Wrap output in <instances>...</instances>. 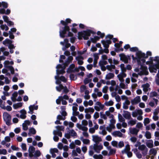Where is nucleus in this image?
Listing matches in <instances>:
<instances>
[{"label":"nucleus","instance_id":"12","mask_svg":"<svg viewBox=\"0 0 159 159\" xmlns=\"http://www.w3.org/2000/svg\"><path fill=\"white\" fill-rule=\"evenodd\" d=\"M76 60L78 61V64L80 65H83L84 62L83 60L84 59L83 57L81 56H79L76 57Z\"/></svg>","mask_w":159,"mask_h":159},{"label":"nucleus","instance_id":"47","mask_svg":"<svg viewBox=\"0 0 159 159\" xmlns=\"http://www.w3.org/2000/svg\"><path fill=\"white\" fill-rule=\"evenodd\" d=\"M117 77L118 78L119 80L121 82H123L124 81V80L123 79V77L120 75V74H119L118 75Z\"/></svg>","mask_w":159,"mask_h":159},{"label":"nucleus","instance_id":"4","mask_svg":"<svg viewBox=\"0 0 159 159\" xmlns=\"http://www.w3.org/2000/svg\"><path fill=\"white\" fill-rule=\"evenodd\" d=\"M137 54L138 55V61L140 62L139 59L140 57L148 58V56H151L152 55V52L149 51H147L146 53V55L145 53H143L140 51L137 52Z\"/></svg>","mask_w":159,"mask_h":159},{"label":"nucleus","instance_id":"62","mask_svg":"<svg viewBox=\"0 0 159 159\" xmlns=\"http://www.w3.org/2000/svg\"><path fill=\"white\" fill-rule=\"evenodd\" d=\"M143 152H142V153L143 155L145 156L147 154L148 151V149L146 148L143 151H142Z\"/></svg>","mask_w":159,"mask_h":159},{"label":"nucleus","instance_id":"52","mask_svg":"<svg viewBox=\"0 0 159 159\" xmlns=\"http://www.w3.org/2000/svg\"><path fill=\"white\" fill-rule=\"evenodd\" d=\"M59 79L61 81L65 82H66L67 81L65 77L63 76H61L60 77Z\"/></svg>","mask_w":159,"mask_h":159},{"label":"nucleus","instance_id":"59","mask_svg":"<svg viewBox=\"0 0 159 159\" xmlns=\"http://www.w3.org/2000/svg\"><path fill=\"white\" fill-rule=\"evenodd\" d=\"M130 140L133 143H135L137 141V139L135 137H132L130 139Z\"/></svg>","mask_w":159,"mask_h":159},{"label":"nucleus","instance_id":"26","mask_svg":"<svg viewBox=\"0 0 159 159\" xmlns=\"http://www.w3.org/2000/svg\"><path fill=\"white\" fill-rule=\"evenodd\" d=\"M53 134L55 135H57L60 137H61L62 136V133L60 131L54 130L53 131Z\"/></svg>","mask_w":159,"mask_h":159},{"label":"nucleus","instance_id":"55","mask_svg":"<svg viewBox=\"0 0 159 159\" xmlns=\"http://www.w3.org/2000/svg\"><path fill=\"white\" fill-rule=\"evenodd\" d=\"M30 106H31V107L34 110H37L38 108V105H35L34 104L30 105Z\"/></svg>","mask_w":159,"mask_h":159},{"label":"nucleus","instance_id":"9","mask_svg":"<svg viewBox=\"0 0 159 159\" xmlns=\"http://www.w3.org/2000/svg\"><path fill=\"white\" fill-rule=\"evenodd\" d=\"M92 137L93 138V141L95 142L97 144H98L99 143V142L102 141V139L101 138L97 135H93Z\"/></svg>","mask_w":159,"mask_h":159},{"label":"nucleus","instance_id":"28","mask_svg":"<svg viewBox=\"0 0 159 159\" xmlns=\"http://www.w3.org/2000/svg\"><path fill=\"white\" fill-rule=\"evenodd\" d=\"M70 79L71 80H76L77 79L76 75L72 74H71L70 75Z\"/></svg>","mask_w":159,"mask_h":159},{"label":"nucleus","instance_id":"27","mask_svg":"<svg viewBox=\"0 0 159 159\" xmlns=\"http://www.w3.org/2000/svg\"><path fill=\"white\" fill-rule=\"evenodd\" d=\"M63 87L64 86L62 84H60L59 86L56 87V89L58 91L60 92L61 90L63 89Z\"/></svg>","mask_w":159,"mask_h":159},{"label":"nucleus","instance_id":"18","mask_svg":"<svg viewBox=\"0 0 159 159\" xmlns=\"http://www.w3.org/2000/svg\"><path fill=\"white\" fill-rule=\"evenodd\" d=\"M114 76V75L112 73H108L106 76L105 79L107 80H109L113 78Z\"/></svg>","mask_w":159,"mask_h":159},{"label":"nucleus","instance_id":"29","mask_svg":"<svg viewBox=\"0 0 159 159\" xmlns=\"http://www.w3.org/2000/svg\"><path fill=\"white\" fill-rule=\"evenodd\" d=\"M119 120L121 122H124L125 121V119L123 117L122 115L119 114L118 115Z\"/></svg>","mask_w":159,"mask_h":159},{"label":"nucleus","instance_id":"3","mask_svg":"<svg viewBox=\"0 0 159 159\" xmlns=\"http://www.w3.org/2000/svg\"><path fill=\"white\" fill-rule=\"evenodd\" d=\"M3 116L4 120L6 125L8 126L11 125V117L10 115L7 112H4L3 113Z\"/></svg>","mask_w":159,"mask_h":159},{"label":"nucleus","instance_id":"50","mask_svg":"<svg viewBox=\"0 0 159 159\" xmlns=\"http://www.w3.org/2000/svg\"><path fill=\"white\" fill-rule=\"evenodd\" d=\"M82 142L83 143L85 144H87L89 143L90 141L89 139H83L82 140Z\"/></svg>","mask_w":159,"mask_h":159},{"label":"nucleus","instance_id":"19","mask_svg":"<svg viewBox=\"0 0 159 159\" xmlns=\"http://www.w3.org/2000/svg\"><path fill=\"white\" fill-rule=\"evenodd\" d=\"M23 104L22 102H18L13 105V107L14 109H17L19 107H20L22 106Z\"/></svg>","mask_w":159,"mask_h":159},{"label":"nucleus","instance_id":"44","mask_svg":"<svg viewBox=\"0 0 159 159\" xmlns=\"http://www.w3.org/2000/svg\"><path fill=\"white\" fill-rule=\"evenodd\" d=\"M50 152L51 153H57L58 152V150L56 148H54L53 149H50Z\"/></svg>","mask_w":159,"mask_h":159},{"label":"nucleus","instance_id":"46","mask_svg":"<svg viewBox=\"0 0 159 159\" xmlns=\"http://www.w3.org/2000/svg\"><path fill=\"white\" fill-rule=\"evenodd\" d=\"M130 51L132 52H135L138 51V49L137 47L130 48Z\"/></svg>","mask_w":159,"mask_h":159},{"label":"nucleus","instance_id":"15","mask_svg":"<svg viewBox=\"0 0 159 159\" xmlns=\"http://www.w3.org/2000/svg\"><path fill=\"white\" fill-rule=\"evenodd\" d=\"M94 149L98 153H99V151L98 152L97 150L99 151L103 148V146L102 145H98L97 144H94L93 146Z\"/></svg>","mask_w":159,"mask_h":159},{"label":"nucleus","instance_id":"63","mask_svg":"<svg viewBox=\"0 0 159 159\" xmlns=\"http://www.w3.org/2000/svg\"><path fill=\"white\" fill-rule=\"evenodd\" d=\"M86 89V87L84 85H82L80 87V89L81 92H83Z\"/></svg>","mask_w":159,"mask_h":159},{"label":"nucleus","instance_id":"20","mask_svg":"<svg viewBox=\"0 0 159 159\" xmlns=\"http://www.w3.org/2000/svg\"><path fill=\"white\" fill-rule=\"evenodd\" d=\"M139 131V129H136V128H133L130 130V133L133 134L137 135Z\"/></svg>","mask_w":159,"mask_h":159},{"label":"nucleus","instance_id":"36","mask_svg":"<svg viewBox=\"0 0 159 159\" xmlns=\"http://www.w3.org/2000/svg\"><path fill=\"white\" fill-rule=\"evenodd\" d=\"M28 151L29 152L34 153L35 151V148L33 146L30 147Z\"/></svg>","mask_w":159,"mask_h":159},{"label":"nucleus","instance_id":"40","mask_svg":"<svg viewBox=\"0 0 159 159\" xmlns=\"http://www.w3.org/2000/svg\"><path fill=\"white\" fill-rule=\"evenodd\" d=\"M97 34L98 35L100 36L99 37H100L101 38H103L105 36L104 33H102L99 31L97 32Z\"/></svg>","mask_w":159,"mask_h":159},{"label":"nucleus","instance_id":"41","mask_svg":"<svg viewBox=\"0 0 159 159\" xmlns=\"http://www.w3.org/2000/svg\"><path fill=\"white\" fill-rule=\"evenodd\" d=\"M2 6L4 8H7L8 7V4L7 2H2Z\"/></svg>","mask_w":159,"mask_h":159},{"label":"nucleus","instance_id":"60","mask_svg":"<svg viewBox=\"0 0 159 159\" xmlns=\"http://www.w3.org/2000/svg\"><path fill=\"white\" fill-rule=\"evenodd\" d=\"M22 149L24 151H26L27 149L26 145L25 144L23 143H22L21 146Z\"/></svg>","mask_w":159,"mask_h":159},{"label":"nucleus","instance_id":"35","mask_svg":"<svg viewBox=\"0 0 159 159\" xmlns=\"http://www.w3.org/2000/svg\"><path fill=\"white\" fill-rule=\"evenodd\" d=\"M29 132L33 134H35L36 133V131L34 128H31L29 129Z\"/></svg>","mask_w":159,"mask_h":159},{"label":"nucleus","instance_id":"64","mask_svg":"<svg viewBox=\"0 0 159 159\" xmlns=\"http://www.w3.org/2000/svg\"><path fill=\"white\" fill-rule=\"evenodd\" d=\"M20 131V128H17L15 129L14 132L16 134H18Z\"/></svg>","mask_w":159,"mask_h":159},{"label":"nucleus","instance_id":"61","mask_svg":"<svg viewBox=\"0 0 159 159\" xmlns=\"http://www.w3.org/2000/svg\"><path fill=\"white\" fill-rule=\"evenodd\" d=\"M2 18L4 21L6 23L9 20L8 17L6 16H3Z\"/></svg>","mask_w":159,"mask_h":159},{"label":"nucleus","instance_id":"45","mask_svg":"<svg viewBox=\"0 0 159 159\" xmlns=\"http://www.w3.org/2000/svg\"><path fill=\"white\" fill-rule=\"evenodd\" d=\"M100 117L106 120L107 119V117L105 114H103L102 112H100Z\"/></svg>","mask_w":159,"mask_h":159},{"label":"nucleus","instance_id":"32","mask_svg":"<svg viewBox=\"0 0 159 159\" xmlns=\"http://www.w3.org/2000/svg\"><path fill=\"white\" fill-rule=\"evenodd\" d=\"M56 128L57 129V131L64 130V127L63 126L57 125L56 126Z\"/></svg>","mask_w":159,"mask_h":159},{"label":"nucleus","instance_id":"24","mask_svg":"<svg viewBox=\"0 0 159 159\" xmlns=\"http://www.w3.org/2000/svg\"><path fill=\"white\" fill-rule=\"evenodd\" d=\"M145 136L147 139H150L151 138V133L148 131H146Z\"/></svg>","mask_w":159,"mask_h":159},{"label":"nucleus","instance_id":"21","mask_svg":"<svg viewBox=\"0 0 159 159\" xmlns=\"http://www.w3.org/2000/svg\"><path fill=\"white\" fill-rule=\"evenodd\" d=\"M147 145L148 147L149 148H151L153 147V141L152 140H149L147 143Z\"/></svg>","mask_w":159,"mask_h":159},{"label":"nucleus","instance_id":"16","mask_svg":"<svg viewBox=\"0 0 159 159\" xmlns=\"http://www.w3.org/2000/svg\"><path fill=\"white\" fill-rule=\"evenodd\" d=\"M112 134L115 136L121 137L122 136V133L119 131H115L112 133Z\"/></svg>","mask_w":159,"mask_h":159},{"label":"nucleus","instance_id":"38","mask_svg":"<svg viewBox=\"0 0 159 159\" xmlns=\"http://www.w3.org/2000/svg\"><path fill=\"white\" fill-rule=\"evenodd\" d=\"M41 155V152L39 150H36L35 152L34 157H38Z\"/></svg>","mask_w":159,"mask_h":159},{"label":"nucleus","instance_id":"56","mask_svg":"<svg viewBox=\"0 0 159 159\" xmlns=\"http://www.w3.org/2000/svg\"><path fill=\"white\" fill-rule=\"evenodd\" d=\"M93 117L95 119L98 118L99 117V114L98 112H96L94 114Z\"/></svg>","mask_w":159,"mask_h":159},{"label":"nucleus","instance_id":"30","mask_svg":"<svg viewBox=\"0 0 159 159\" xmlns=\"http://www.w3.org/2000/svg\"><path fill=\"white\" fill-rule=\"evenodd\" d=\"M146 148H147L146 147L145 145L144 144H142L141 145H140L138 148V149L141 151H143Z\"/></svg>","mask_w":159,"mask_h":159},{"label":"nucleus","instance_id":"5","mask_svg":"<svg viewBox=\"0 0 159 159\" xmlns=\"http://www.w3.org/2000/svg\"><path fill=\"white\" fill-rule=\"evenodd\" d=\"M159 69V66L157 64L150 65L149 69L151 72L156 73L157 69Z\"/></svg>","mask_w":159,"mask_h":159},{"label":"nucleus","instance_id":"51","mask_svg":"<svg viewBox=\"0 0 159 159\" xmlns=\"http://www.w3.org/2000/svg\"><path fill=\"white\" fill-rule=\"evenodd\" d=\"M108 87L107 86H105L102 89V91L104 93H106L107 92Z\"/></svg>","mask_w":159,"mask_h":159},{"label":"nucleus","instance_id":"7","mask_svg":"<svg viewBox=\"0 0 159 159\" xmlns=\"http://www.w3.org/2000/svg\"><path fill=\"white\" fill-rule=\"evenodd\" d=\"M119 56L120 57V60L123 61L125 63H128V58L124 53L120 54Z\"/></svg>","mask_w":159,"mask_h":159},{"label":"nucleus","instance_id":"25","mask_svg":"<svg viewBox=\"0 0 159 159\" xmlns=\"http://www.w3.org/2000/svg\"><path fill=\"white\" fill-rule=\"evenodd\" d=\"M114 102L112 100H110L108 102H105V105L107 106H111L113 105Z\"/></svg>","mask_w":159,"mask_h":159},{"label":"nucleus","instance_id":"8","mask_svg":"<svg viewBox=\"0 0 159 159\" xmlns=\"http://www.w3.org/2000/svg\"><path fill=\"white\" fill-rule=\"evenodd\" d=\"M136 57H137V61L138 63V64L139 65H140V67L141 66V65H143L142 64H143L145 62V58H143V57H140L139 59L140 62L138 61V55L137 54V52L136 53Z\"/></svg>","mask_w":159,"mask_h":159},{"label":"nucleus","instance_id":"48","mask_svg":"<svg viewBox=\"0 0 159 159\" xmlns=\"http://www.w3.org/2000/svg\"><path fill=\"white\" fill-rule=\"evenodd\" d=\"M63 89V92L64 93H65V94H66L69 92V89H67V87L66 86H64Z\"/></svg>","mask_w":159,"mask_h":159},{"label":"nucleus","instance_id":"11","mask_svg":"<svg viewBox=\"0 0 159 159\" xmlns=\"http://www.w3.org/2000/svg\"><path fill=\"white\" fill-rule=\"evenodd\" d=\"M141 101L140 98L139 96H137L133 100H131V102L133 105L138 104Z\"/></svg>","mask_w":159,"mask_h":159},{"label":"nucleus","instance_id":"13","mask_svg":"<svg viewBox=\"0 0 159 159\" xmlns=\"http://www.w3.org/2000/svg\"><path fill=\"white\" fill-rule=\"evenodd\" d=\"M93 56L94 58L93 61V66L95 67L97 66V64L98 62L97 61L99 57L98 56V54L97 53H94Z\"/></svg>","mask_w":159,"mask_h":159},{"label":"nucleus","instance_id":"6","mask_svg":"<svg viewBox=\"0 0 159 159\" xmlns=\"http://www.w3.org/2000/svg\"><path fill=\"white\" fill-rule=\"evenodd\" d=\"M101 42L103 45L104 47L108 48L109 47V45L111 43V41L110 40H102Z\"/></svg>","mask_w":159,"mask_h":159},{"label":"nucleus","instance_id":"37","mask_svg":"<svg viewBox=\"0 0 159 159\" xmlns=\"http://www.w3.org/2000/svg\"><path fill=\"white\" fill-rule=\"evenodd\" d=\"M92 81L91 79H89L88 78H86L84 81V83L85 84H86Z\"/></svg>","mask_w":159,"mask_h":159},{"label":"nucleus","instance_id":"1","mask_svg":"<svg viewBox=\"0 0 159 159\" xmlns=\"http://www.w3.org/2000/svg\"><path fill=\"white\" fill-rule=\"evenodd\" d=\"M71 20L70 18H67L65 21L61 20L60 21L61 23L64 26V27L62 28V30H60L59 31L60 35L61 37L63 38L65 37V34H66L67 31L70 30V28L68 26L69 24L71 23Z\"/></svg>","mask_w":159,"mask_h":159},{"label":"nucleus","instance_id":"22","mask_svg":"<svg viewBox=\"0 0 159 159\" xmlns=\"http://www.w3.org/2000/svg\"><path fill=\"white\" fill-rule=\"evenodd\" d=\"M149 84L147 83L145 84H143L142 87L143 88V90L144 91H148V88L149 87Z\"/></svg>","mask_w":159,"mask_h":159},{"label":"nucleus","instance_id":"14","mask_svg":"<svg viewBox=\"0 0 159 159\" xmlns=\"http://www.w3.org/2000/svg\"><path fill=\"white\" fill-rule=\"evenodd\" d=\"M140 69L143 71L144 75H148V68L147 66L141 65Z\"/></svg>","mask_w":159,"mask_h":159},{"label":"nucleus","instance_id":"49","mask_svg":"<svg viewBox=\"0 0 159 159\" xmlns=\"http://www.w3.org/2000/svg\"><path fill=\"white\" fill-rule=\"evenodd\" d=\"M60 98H61V100L65 99L68 100L69 99L68 96L66 95H65L63 96H60Z\"/></svg>","mask_w":159,"mask_h":159},{"label":"nucleus","instance_id":"2","mask_svg":"<svg viewBox=\"0 0 159 159\" xmlns=\"http://www.w3.org/2000/svg\"><path fill=\"white\" fill-rule=\"evenodd\" d=\"M95 32L93 31L90 30H84L83 32H79L78 33V39H82V38H83L84 40H88L89 39V37L90 36L91 34H95Z\"/></svg>","mask_w":159,"mask_h":159},{"label":"nucleus","instance_id":"42","mask_svg":"<svg viewBox=\"0 0 159 159\" xmlns=\"http://www.w3.org/2000/svg\"><path fill=\"white\" fill-rule=\"evenodd\" d=\"M136 120H130L128 122V123L129 124H130L131 126H132V125H133L136 124Z\"/></svg>","mask_w":159,"mask_h":159},{"label":"nucleus","instance_id":"31","mask_svg":"<svg viewBox=\"0 0 159 159\" xmlns=\"http://www.w3.org/2000/svg\"><path fill=\"white\" fill-rule=\"evenodd\" d=\"M65 73V71L64 69H61L60 70H57V75H59L61 74H63Z\"/></svg>","mask_w":159,"mask_h":159},{"label":"nucleus","instance_id":"43","mask_svg":"<svg viewBox=\"0 0 159 159\" xmlns=\"http://www.w3.org/2000/svg\"><path fill=\"white\" fill-rule=\"evenodd\" d=\"M70 133L71 134L70 135L72 137L76 136L77 133L73 129H72L70 131Z\"/></svg>","mask_w":159,"mask_h":159},{"label":"nucleus","instance_id":"17","mask_svg":"<svg viewBox=\"0 0 159 159\" xmlns=\"http://www.w3.org/2000/svg\"><path fill=\"white\" fill-rule=\"evenodd\" d=\"M130 148L129 144H127L125 148L121 151L122 154H124L126 152L129 151Z\"/></svg>","mask_w":159,"mask_h":159},{"label":"nucleus","instance_id":"57","mask_svg":"<svg viewBox=\"0 0 159 159\" xmlns=\"http://www.w3.org/2000/svg\"><path fill=\"white\" fill-rule=\"evenodd\" d=\"M150 152L151 154H153L154 155H156L157 153L156 151L153 148L151 149Z\"/></svg>","mask_w":159,"mask_h":159},{"label":"nucleus","instance_id":"34","mask_svg":"<svg viewBox=\"0 0 159 159\" xmlns=\"http://www.w3.org/2000/svg\"><path fill=\"white\" fill-rule=\"evenodd\" d=\"M116 152V150L115 149H110L108 155L110 156L114 154Z\"/></svg>","mask_w":159,"mask_h":159},{"label":"nucleus","instance_id":"58","mask_svg":"<svg viewBox=\"0 0 159 159\" xmlns=\"http://www.w3.org/2000/svg\"><path fill=\"white\" fill-rule=\"evenodd\" d=\"M4 64L5 67L8 68L7 67L9 66L7 65L10 64V61H4Z\"/></svg>","mask_w":159,"mask_h":159},{"label":"nucleus","instance_id":"53","mask_svg":"<svg viewBox=\"0 0 159 159\" xmlns=\"http://www.w3.org/2000/svg\"><path fill=\"white\" fill-rule=\"evenodd\" d=\"M9 38L11 39H13L14 38L15 36L12 33L11 31H9Z\"/></svg>","mask_w":159,"mask_h":159},{"label":"nucleus","instance_id":"23","mask_svg":"<svg viewBox=\"0 0 159 159\" xmlns=\"http://www.w3.org/2000/svg\"><path fill=\"white\" fill-rule=\"evenodd\" d=\"M157 96L158 94L155 91L151 92L150 93L149 96L150 98L157 97Z\"/></svg>","mask_w":159,"mask_h":159},{"label":"nucleus","instance_id":"54","mask_svg":"<svg viewBox=\"0 0 159 159\" xmlns=\"http://www.w3.org/2000/svg\"><path fill=\"white\" fill-rule=\"evenodd\" d=\"M111 145L114 147H117L118 143L116 141H113L111 142Z\"/></svg>","mask_w":159,"mask_h":159},{"label":"nucleus","instance_id":"33","mask_svg":"<svg viewBox=\"0 0 159 159\" xmlns=\"http://www.w3.org/2000/svg\"><path fill=\"white\" fill-rule=\"evenodd\" d=\"M150 122V119L148 118H146L144 119L143 123L145 126L147 124H149Z\"/></svg>","mask_w":159,"mask_h":159},{"label":"nucleus","instance_id":"39","mask_svg":"<svg viewBox=\"0 0 159 159\" xmlns=\"http://www.w3.org/2000/svg\"><path fill=\"white\" fill-rule=\"evenodd\" d=\"M9 69V70L11 71V73L12 74H14L15 71L13 67L12 66H9L7 67Z\"/></svg>","mask_w":159,"mask_h":159},{"label":"nucleus","instance_id":"10","mask_svg":"<svg viewBox=\"0 0 159 159\" xmlns=\"http://www.w3.org/2000/svg\"><path fill=\"white\" fill-rule=\"evenodd\" d=\"M123 112V116L125 119L129 120L131 118V114L130 112L127 111H124Z\"/></svg>","mask_w":159,"mask_h":159}]
</instances>
